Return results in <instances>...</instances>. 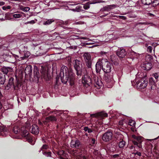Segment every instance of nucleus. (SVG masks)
<instances>
[{
	"instance_id": "46",
	"label": "nucleus",
	"mask_w": 159,
	"mask_h": 159,
	"mask_svg": "<svg viewBox=\"0 0 159 159\" xmlns=\"http://www.w3.org/2000/svg\"><path fill=\"white\" fill-rule=\"evenodd\" d=\"M117 17L120 19L124 20H125L127 19L126 17L125 16H117Z\"/></svg>"
},
{
	"instance_id": "62",
	"label": "nucleus",
	"mask_w": 159,
	"mask_h": 159,
	"mask_svg": "<svg viewBox=\"0 0 159 159\" xmlns=\"http://www.w3.org/2000/svg\"><path fill=\"white\" fill-rule=\"evenodd\" d=\"M148 15L149 16H154V15L153 14H151V13H148Z\"/></svg>"
},
{
	"instance_id": "43",
	"label": "nucleus",
	"mask_w": 159,
	"mask_h": 159,
	"mask_svg": "<svg viewBox=\"0 0 159 159\" xmlns=\"http://www.w3.org/2000/svg\"><path fill=\"white\" fill-rule=\"evenodd\" d=\"M30 9V8L29 7H23L21 10L24 11L25 12H27Z\"/></svg>"
},
{
	"instance_id": "15",
	"label": "nucleus",
	"mask_w": 159,
	"mask_h": 159,
	"mask_svg": "<svg viewBox=\"0 0 159 159\" xmlns=\"http://www.w3.org/2000/svg\"><path fill=\"white\" fill-rule=\"evenodd\" d=\"M39 132V129L38 126L36 125H34L32 126L31 132L34 134H37Z\"/></svg>"
},
{
	"instance_id": "19",
	"label": "nucleus",
	"mask_w": 159,
	"mask_h": 159,
	"mask_svg": "<svg viewBox=\"0 0 159 159\" xmlns=\"http://www.w3.org/2000/svg\"><path fill=\"white\" fill-rule=\"evenodd\" d=\"M6 80L5 75L0 72V84H4Z\"/></svg>"
},
{
	"instance_id": "37",
	"label": "nucleus",
	"mask_w": 159,
	"mask_h": 159,
	"mask_svg": "<svg viewBox=\"0 0 159 159\" xmlns=\"http://www.w3.org/2000/svg\"><path fill=\"white\" fill-rule=\"evenodd\" d=\"M129 125L131 126H134L135 125V122L132 120H130L128 122Z\"/></svg>"
},
{
	"instance_id": "21",
	"label": "nucleus",
	"mask_w": 159,
	"mask_h": 159,
	"mask_svg": "<svg viewBox=\"0 0 159 159\" xmlns=\"http://www.w3.org/2000/svg\"><path fill=\"white\" fill-rule=\"evenodd\" d=\"M14 79L12 77L9 78L8 83L7 85V87L10 88L12 86H14Z\"/></svg>"
},
{
	"instance_id": "47",
	"label": "nucleus",
	"mask_w": 159,
	"mask_h": 159,
	"mask_svg": "<svg viewBox=\"0 0 159 159\" xmlns=\"http://www.w3.org/2000/svg\"><path fill=\"white\" fill-rule=\"evenodd\" d=\"M35 23V21L33 20H32L30 21H28V22L25 23V24H34Z\"/></svg>"
},
{
	"instance_id": "7",
	"label": "nucleus",
	"mask_w": 159,
	"mask_h": 159,
	"mask_svg": "<svg viewBox=\"0 0 159 159\" xmlns=\"http://www.w3.org/2000/svg\"><path fill=\"white\" fill-rule=\"evenodd\" d=\"M113 77L112 75H109L108 74H106L104 75V79L107 84L108 88L111 87L114 84V81Z\"/></svg>"
},
{
	"instance_id": "2",
	"label": "nucleus",
	"mask_w": 159,
	"mask_h": 159,
	"mask_svg": "<svg viewBox=\"0 0 159 159\" xmlns=\"http://www.w3.org/2000/svg\"><path fill=\"white\" fill-rule=\"evenodd\" d=\"M95 67L97 73H99L102 68L105 73H108L111 71V66L107 59H99L96 64Z\"/></svg>"
},
{
	"instance_id": "29",
	"label": "nucleus",
	"mask_w": 159,
	"mask_h": 159,
	"mask_svg": "<svg viewBox=\"0 0 159 159\" xmlns=\"http://www.w3.org/2000/svg\"><path fill=\"white\" fill-rule=\"evenodd\" d=\"M54 21V20L53 19H49L46 21H44L43 23V25H48Z\"/></svg>"
},
{
	"instance_id": "23",
	"label": "nucleus",
	"mask_w": 159,
	"mask_h": 159,
	"mask_svg": "<svg viewBox=\"0 0 159 159\" xmlns=\"http://www.w3.org/2000/svg\"><path fill=\"white\" fill-rule=\"evenodd\" d=\"M96 3V2H88L86 3L83 4V8L85 10H87L89 9L90 7V4H95Z\"/></svg>"
},
{
	"instance_id": "25",
	"label": "nucleus",
	"mask_w": 159,
	"mask_h": 159,
	"mask_svg": "<svg viewBox=\"0 0 159 159\" xmlns=\"http://www.w3.org/2000/svg\"><path fill=\"white\" fill-rule=\"evenodd\" d=\"M32 69L31 66H27L25 69V73L30 74L32 72Z\"/></svg>"
},
{
	"instance_id": "18",
	"label": "nucleus",
	"mask_w": 159,
	"mask_h": 159,
	"mask_svg": "<svg viewBox=\"0 0 159 159\" xmlns=\"http://www.w3.org/2000/svg\"><path fill=\"white\" fill-rule=\"evenodd\" d=\"M108 33L106 34V35H107V36L108 37V39L109 40L115 39L117 38V37L115 36L114 33H111L110 32H108Z\"/></svg>"
},
{
	"instance_id": "22",
	"label": "nucleus",
	"mask_w": 159,
	"mask_h": 159,
	"mask_svg": "<svg viewBox=\"0 0 159 159\" xmlns=\"http://www.w3.org/2000/svg\"><path fill=\"white\" fill-rule=\"evenodd\" d=\"M46 120L47 122L54 121L57 120V118L54 116H51L46 117Z\"/></svg>"
},
{
	"instance_id": "44",
	"label": "nucleus",
	"mask_w": 159,
	"mask_h": 159,
	"mask_svg": "<svg viewBox=\"0 0 159 159\" xmlns=\"http://www.w3.org/2000/svg\"><path fill=\"white\" fill-rule=\"evenodd\" d=\"M43 153L44 155H45L47 157H48L51 156V153L50 152H43Z\"/></svg>"
},
{
	"instance_id": "56",
	"label": "nucleus",
	"mask_w": 159,
	"mask_h": 159,
	"mask_svg": "<svg viewBox=\"0 0 159 159\" xmlns=\"http://www.w3.org/2000/svg\"><path fill=\"white\" fill-rule=\"evenodd\" d=\"M81 39L84 40H88V39L87 38L85 37H81Z\"/></svg>"
},
{
	"instance_id": "27",
	"label": "nucleus",
	"mask_w": 159,
	"mask_h": 159,
	"mask_svg": "<svg viewBox=\"0 0 159 159\" xmlns=\"http://www.w3.org/2000/svg\"><path fill=\"white\" fill-rule=\"evenodd\" d=\"M42 76L45 79L47 80L48 77V73L47 71L43 70L41 71Z\"/></svg>"
},
{
	"instance_id": "54",
	"label": "nucleus",
	"mask_w": 159,
	"mask_h": 159,
	"mask_svg": "<svg viewBox=\"0 0 159 159\" xmlns=\"http://www.w3.org/2000/svg\"><path fill=\"white\" fill-rule=\"evenodd\" d=\"M88 129H89V128L88 127H85L84 128V130L85 131H88Z\"/></svg>"
},
{
	"instance_id": "26",
	"label": "nucleus",
	"mask_w": 159,
	"mask_h": 159,
	"mask_svg": "<svg viewBox=\"0 0 159 159\" xmlns=\"http://www.w3.org/2000/svg\"><path fill=\"white\" fill-rule=\"evenodd\" d=\"M142 3L144 5H149L152 3V0H142Z\"/></svg>"
},
{
	"instance_id": "61",
	"label": "nucleus",
	"mask_w": 159,
	"mask_h": 159,
	"mask_svg": "<svg viewBox=\"0 0 159 159\" xmlns=\"http://www.w3.org/2000/svg\"><path fill=\"white\" fill-rule=\"evenodd\" d=\"M7 9H9L11 8V6H7L6 7Z\"/></svg>"
},
{
	"instance_id": "59",
	"label": "nucleus",
	"mask_w": 159,
	"mask_h": 159,
	"mask_svg": "<svg viewBox=\"0 0 159 159\" xmlns=\"http://www.w3.org/2000/svg\"><path fill=\"white\" fill-rule=\"evenodd\" d=\"M4 2H0V5H4Z\"/></svg>"
},
{
	"instance_id": "60",
	"label": "nucleus",
	"mask_w": 159,
	"mask_h": 159,
	"mask_svg": "<svg viewBox=\"0 0 159 159\" xmlns=\"http://www.w3.org/2000/svg\"><path fill=\"white\" fill-rule=\"evenodd\" d=\"M2 9L4 10H6L7 9L6 6H3L2 7Z\"/></svg>"
},
{
	"instance_id": "39",
	"label": "nucleus",
	"mask_w": 159,
	"mask_h": 159,
	"mask_svg": "<svg viewBox=\"0 0 159 159\" xmlns=\"http://www.w3.org/2000/svg\"><path fill=\"white\" fill-rule=\"evenodd\" d=\"M30 134L27 130H25L23 131L22 133V136L23 137H26L28 135Z\"/></svg>"
},
{
	"instance_id": "16",
	"label": "nucleus",
	"mask_w": 159,
	"mask_h": 159,
	"mask_svg": "<svg viewBox=\"0 0 159 159\" xmlns=\"http://www.w3.org/2000/svg\"><path fill=\"white\" fill-rule=\"evenodd\" d=\"M13 70L10 67H3L1 69L2 72L4 74H7L8 72H11Z\"/></svg>"
},
{
	"instance_id": "6",
	"label": "nucleus",
	"mask_w": 159,
	"mask_h": 159,
	"mask_svg": "<svg viewBox=\"0 0 159 159\" xmlns=\"http://www.w3.org/2000/svg\"><path fill=\"white\" fill-rule=\"evenodd\" d=\"M83 57L87 66L89 68H91L92 65V60L90 54L88 52L85 53L83 55Z\"/></svg>"
},
{
	"instance_id": "42",
	"label": "nucleus",
	"mask_w": 159,
	"mask_h": 159,
	"mask_svg": "<svg viewBox=\"0 0 159 159\" xmlns=\"http://www.w3.org/2000/svg\"><path fill=\"white\" fill-rule=\"evenodd\" d=\"M58 155L60 156H65L66 154L65 153V152L63 150H61L58 152Z\"/></svg>"
},
{
	"instance_id": "9",
	"label": "nucleus",
	"mask_w": 159,
	"mask_h": 159,
	"mask_svg": "<svg viewBox=\"0 0 159 159\" xmlns=\"http://www.w3.org/2000/svg\"><path fill=\"white\" fill-rule=\"evenodd\" d=\"M91 79L89 76L87 75H84L82 82L85 84V86L90 85L91 84Z\"/></svg>"
},
{
	"instance_id": "17",
	"label": "nucleus",
	"mask_w": 159,
	"mask_h": 159,
	"mask_svg": "<svg viewBox=\"0 0 159 159\" xmlns=\"http://www.w3.org/2000/svg\"><path fill=\"white\" fill-rule=\"evenodd\" d=\"M157 82L156 80L152 77L150 78L149 82L152 85V86L151 87V89L153 90L154 88H155V83Z\"/></svg>"
},
{
	"instance_id": "48",
	"label": "nucleus",
	"mask_w": 159,
	"mask_h": 159,
	"mask_svg": "<svg viewBox=\"0 0 159 159\" xmlns=\"http://www.w3.org/2000/svg\"><path fill=\"white\" fill-rule=\"evenodd\" d=\"M147 51L149 52H151L152 51V47L150 46H148L147 48Z\"/></svg>"
},
{
	"instance_id": "14",
	"label": "nucleus",
	"mask_w": 159,
	"mask_h": 159,
	"mask_svg": "<svg viewBox=\"0 0 159 159\" xmlns=\"http://www.w3.org/2000/svg\"><path fill=\"white\" fill-rule=\"evenodd\" d=\"M141 67L144 70H149L152 68V64L150 62H147L141 65Z\"/></svg>"
},
{
	"instance_id": "51",
	"label": "nucleus",
	"mask_w": 159,
	"mask_h": 159,
	"mask_svg": "<svg viewBox=\"0 0 159 159\" xmlns=\"http://www.w3.org/2000/svg\"><path fill=\"white\" fill-rule=\"evenodd\" d=\"M133 143L135 145H138L139 144V142H138L135 140L133 141Z\"/></svg>"
},
{
	"instance_id": "1",
	"label": "nucleus",
	"mask_w": 159,
	"mask_h": 159,
	"mask_svg": "<svg viewBox=\"0 0 159 159\" xmlns=\"http://www.w3.org/2000/svg\"><path fill=\"white\" fill-rule=\"evenodd\" d=\"M60 76L61 82L63 84H66L68 81L70 85L73 84L74 75L72 72L68 70L66 66H63L61 67Z\"/></svg>"
},
{
	"instance_id": "10",
	"label": "nucleus",
	"mask_w": 159,
	"mask_h": 159,
	"mask_svg": "<svg viewBox=\"0 0 159 159\" xmlns=\"http://www.w3.org/2000/svg\"><path fill=\"white\" fill-rule=\"evenodd\" d=\"M7 57L9 61L12 63L15 62L16 60H20V58H19V57L15 54H13L12 55H8L7 56Z\"/></svg>"
},
{
	"instance_id": "4",
	"label": "nucleus",
	"mask_w": 159,
	"mask_h": 159,
	"mask_svg": "<svg viewBox=\"0 0 159 159\" xmlns=\"http://www.w3.org/2000/svg\"><path fill=\"white\" fill-rule=\"evenodd\" d=\"M135 84L137 88L143 89L147 85L148 81L144 78H136L135 80Z\"/></svg>"
},
{
	"instance_id": "45",
	"label": "nucleus",
	"mask_w": 159,
	"mask_h": 159,
	"mask_svg": "<svg viewBox=\"0 0 159 159\" xmlns=\"http://www.w3.org/2000/svg\"><path fill=\"white\" fill-rule=\"evenodd\" d=\"M48 148V146L46 144L43 145L41 148V150L47 149Z\"/></svg>"
},
{
	"instance_id": "3",
	"label": "nucleus",
	"mask_w": 159,
	"mask_h": 159,
	"mask_svg": "<svg viewBox=\"0 0 159 159\" xmlns=\"http://www.w3.org/2000/svg\"><path fill=\"white\" fill-rule=\"evenodd\" d=\"M86 151L84 148L72 151V154L76 157V159H87L85 157Z\"/></svg>"
},
{
	"instance_id": "33",
	"label": "nucleus",
	"mask_w": 159,
	"mask_h": 159,
	"mask_svg": "<svg viewBox=\"0 0 159 159\" xmlns=\"http://www.w3.org/2000/svg\"><path fill=\"white\" fill-rule=\"evenodd\" d=\"M98 115L102 117H106L107 116V114L104 112H102L98 113Z\"/></svg>"
},
{
	"instance_id": "50",
	"label": "nucleus",
	"mask_w": 159,
	"mask_h": 159,
	"mask_svg": "<svg viewBox=\"0 0 159 159\" xmlns=\"http://www.w3.org/2000/svg\"><path fill=\"white\" fill-rule=\"evenodd\" d=\"M91 144L93 145L95 143V139H92L91 140Z\"/></svg>"
},
{
	"instance_id": "20",
	"label": "nucleus",
	"mask_w": 159,
	"mask_h": 159,
	"mask_svg": "<svg viewBox=\"0 0 159 159\" xmlns=\"http://www.w3.org/2000/svg\"><path fill=\"white\" fill-rule=\"evenodd\" d=\"M34 78H37L38 80L39 79V70L38 68L36 67L34 68Z\"/></svg>"
},
{
	"instance_id": "32",
	"label": "nucleus",
	"mask_w": 159,
	"mask_h": 159,
	"mask_svg": "<svg viewBox=\"0 0 159 159\" xmlns=\"http://www.w3.org/2000/svg\"><path fill=\"white\" fill-rule=\"evenodd\" d=\"M125 142L123 141V140L120 141L119 143V147L120 148H123L125 145Z\"/></svg>"
},
{
	"instance_id": "28",
	"label": "nucleus",
	"mask_w": 159,
	"mask_h": 159,
	"mask_svg": "<svg viewBox=\"0 0 159 159\" xmlns=\"http://www.w3.org/2000/svg\"><path fill=\"white\" fill-rule=\"evenodd\" d=\"M73 11H75L77 12H80L83 11L82 7L80 6H78L76 7L72 10Z\"/></svg>"
},
{
	"instance_id": "58",
	"label": "nucleus",
	"mask_w": 159,
	"mask_h": 159,
	"mask_svg": "<svg viewBox=\"0 0 159 159\" xmlns=\"http://www.w3.org/2000/svg\"><path fill=\"white\" fill-rule=\"evenodd\" d=\"M87 131L88 132V133H90L92 132V131L89 128Z\"/></svg>"
},
{
	"instance_id": "13",
	"label": "nucleus",
	"mask_w": 159,
	"mask_h": 159,
	"mask_svg": "<svg viewBox=\"0 0 159 159\" xmlns=\"http://www.w3.org/2000/svg\"><path fill=\"white\" fill-rule=\"evenodd\" d=\"M116 7V5L114 4L108 5L104 7L101 9V10L102 11H109L112 9L115 8Z\"/></svg>"
},
{
	"instance_id": "35",
	"label": "nucleus",
	"mask_w": 159,
	"mask_h": 159,
	"mask_svg": "<svg viewBox=\"0 0 159 159\" xmlns=\"http://www.w3.org/2000/svg\"><path fill=\"white\" fill-rule=\"evenodd\" d=\"M152 77L155 78V79L157 82L158 80V78L159 76V74L158 73H154L152 75Z\"/></svg>"
},
{
	"instance_id": "30",
	"label": "nucleus",
	"mask_w": 159,
	"mask_h": 159,
	"mask_svg": "<svg viewBox=\"0 0 159 159\" xmlns=\"http://www.w3.org/2000/svg\"><path fill=\"white\" fill-rule=\"evenodd\" d=\"M94 81L95 84L98 86H100L101 84V82L98 79V77H95L94 78Z\"/></svg>"
},
{
	"instance_id": "38",
	"label": "nucleus",
	"mask_w": 159,
	"mask_h": 159,
	"mask_svg": "<svg viewBox=\"0 0 159 159\" xmlns=\"http://www.w3.org/2000/svg\"><path fill=\"white\" fill-rule=\"evenodd\" d=\"M13 17L16 18H20L22 16V14L20 13H16L13 15Z\"/></svg>"
},
{
	"instance_id": "53",
	"label": "nucleus",
	"mask_w": 159,
	"mask_h": 159,
	"mask_svg": "<svg viewBox=\"0 0 159 159\" xmlns=\"http://www.w3.org/2000/svg\"><path fill=\"white\" fill-rule=\"evenodd\" d=\"M119 154H115L113 155V157L116 158L119 157Z\"/></svg>"
},
{
	"instance_id": "52",
	"label": "nucleus",
	"mask_w": 159,
	"mask_h": 159,
	"mask_svg": "<svg viewBox=\"0 0 159 159\" xmlns=\"http://www.w3.org/2000/svg\"><path fill=\"white\" fill-rule=\"evenodd\" d=\"M4 41V39L0 38V43H3V41Z\"/></svg>"
},
{
	"instance_id": "5",
	"label": "nucleus",
	"mask_w": 159,
	"mask_h": 159,
	"mask_svg": "<svg viewBox=\"0 0 159 159\" xmlns=\"http://www.w3.org/2000/svg\"><path fill=\"white\" fill-rule=\"evenodd\" d=\"M74 67L76 71L77 74L78 75H80L82 73V70L83 68L82 63L78 60H75L74 63Z\"/></svg>"
},
{
	"instance_id": "57",
	"label": "nucleus",
	"mask_w": 159,
	"mask_h": 159,
	"mask_svg": "<svg viewBox=\"0 0 159 159\" xmlns=\"http://www.w3.org/2000/svg\"><path fill=\"white\" fill-rule=\"evenodd\" d=\"M136 154L139 156H140L141 155V153L140 152H137L136 153Z\"/></svg>"
},
{
	"instance_id": "12",
	"label": "nucleus",
	"mask_w": 159,
	"mask_h": 159,
	"mask_svg": "<svg viewBox=\"0 0 159 159\" xmlns=\"http://www.w3.org/2000/svg\"><path fill=\"white\" fill-rule=\"evenodd\" d=\"M70 144L71 147L78 148L80 145V142L78 140H73L71 141Z\"/></svg>"
},
{
	"instance_id": "64",
	"label": "nucleus",
	"mask_w": 159,
	"mask_h": 159,
	"mask_svg": "<svg viewBox=\"0 0 159 159\" xmlns=\"http://www.w3.org/2000/svg\"><path fill=\"white\" fill-rule=\"evenodd\" d=\"M62 112V111H57V113L59 112V114H61Z\"/></svg>"
},
{
	"instance_id": "11",
	"label": "nucleus",
	"mask_w": 159,
	"mask_h": 159,
	"mask_svg": "<svg viewBox=\"0 0 159 159\" xmlns=\"http://www.w3.org/2000/svg\"><path fill=\"white\" fill-rule=\"evenodd\" d=\"M116 53L117 56L121 58L124 57L126 54L125 50L124 49H118L117 52Z\"/></svg>"
},
{
	"instance_id": "63",
	"label": "nucleus",
	"mask_w": 159,
	"mask_h": 159,
	"mask_svg": "<svg viewBox=\"0 0 159 159\" xmlns=\"http://www.w3.org/2000/svg\"><path fill=\"white\" fill-rule=\"evenodd\" d=\"M139 24H147V23H146V22L139 23Z\"/></svg>"
},
{
	"instance_id": "49",
	"label": "nucleus",
	"mask_w": 159,
	"mask_h": 159,
	"mask_svg": "<svg viewBox=\"0 0 159 159\" xmlns=\"http://www.w3.org/2000/svg\"><path fill=\"white\" fill-rule=\"evenodd\" d=\"M153 2L154 3H155V5H157L159 4V0H155Z\"/></svg>"
},
{
	"instance_id": "24",
	"label": "nucleus",
	"mask_w": 159,
	"mask_h": 159,
	"mask_svg": "<svg viewBox=\"0 0 159 159\" xmlns=\"http://www.w3.org/2000/svg\"><path fill=\"white\" fill-rule=\"evenodd\" d=\"M24 56L23 57H20V60H24L26 58H27L30 55V54L29 52L27 51H24Z\"/></svg>"
},
{
	"instance_id": "36",
	"label": "nucleus",
	"mask_w": 159,
	"mask_h": 159,
	"mask_svg": "<svg viewBox=\"0 0 159 159\" xmlns=\"http://www.w3.org/2000/svg\"><path fill=\"white\" fill-rule=\"evenodd\" d=\"M128 123V121L125 120V119L121 120L119 121V124L121 125H123L124 123L126 124Z\"/></svg>"
},
{
	"instance_id": "8",
	"label": "nucleus",
	"mask_w": 159,
	"mask_h": 159,
	"mask_svg": "<svg viewBox=\"0 0 159 159\" xmlns=\"http://www.w3.org/2000/svg\"><path fill=\"white\" fill-rule=\"evenodd\" d=\"M112 133L111 132L108 131L104 134L102 139L105 141H108L112 139Z\"/></svg>"
},
{
	"instance_id": "41",
	"label": "nucleus",
	"mask_w": 159,
	"mask_h": 159,
	"mask_svg": "<svg viewBox=\"0 0 159 159\" xmlns=\"http://www.w3.org/2000/svg\"><path fill=\"white\" fill-rule=\"evenodd\" d=\"M152 59V57L150 55H148L146 57L147 61H151Z\"/></svg>"
},
{
	"instance_id": "34",
	"label": "nucleus",
	"mask_w": 159,
	"mask_h": 159,
	"mask_svg": "<svg viewBox=\"0 0 159 159\" xmlns=\"http://www.w3.org/2000/svg\"><path fill=\"white\" fill-rule=\"evenodd\" d=\"M20 131V129L18 126H15L13 129V131L16 134L19 133Z\"/></svg>"
},
{
	"instance_id": "55",
	"label": "nucleus",
	"mask_w": 159,
	"mask_h": 159,
	"mask_svg": "<svg viewBox=\"0 0 159 159\" xmlns=\"http://www.w3.org/2000/svg\"><path fill=\"white\" fill-rule=\"evenodd\" d=\"M141 143H139L138 145H137L138 147L139 148H142V145H141Z\"/></svg>"
},
{
	"instance_id": "40",
	"label": "nucleus",
	"mask_w": 159,
	"mask_h": 159,
	"mask_svg": "<svg viewBox=\"0 0 159 159\" xmlns=\"http://www.w3.org/2000/svg\"><path fill=\"white\" fill-rule=\"evenodd\" d=\"M27 140L30 143H31L33 141V139L32 137L30 136V135H28L26 137Z\"/></svg>"
},
{
	"instance_id": "31",
	"label": "nucleus",
	"mask_w": 159,
	"mask_h": 159,
	"mask_svg": "<svg viewBox=\"0 0 159 159\" xmlns=\"http://www.w3.org/2000/svg\"><path fill=\"white\" fill-rule=\"evenodd\" d=\"M132 137L134 139H136L139 143H141L142 141L141 140L142 137L140 136H137L135 135H132Z\"/></svg>"
}]
</instances>
